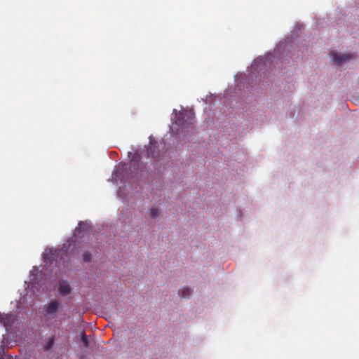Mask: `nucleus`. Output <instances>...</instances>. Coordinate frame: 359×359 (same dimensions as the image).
I'll return each mask as SVG.
<instances>
[{"label":"nucleus","mask_w":359,"mask_h":359,"mask_svg":"<svg viewBox=\"0 0 359 359\" xmlns=\"http://www.w3.org/2000/svg\"><path fill=\"white\" fill-rule=\"evenodd\" d=\"M92 259V255L89 252H85L83 254V260L85 262H90Z\"/></svg>","instance_id":"6e6552de"},{"label":"nucleus","mask_w":359,"mask_h":359,"mask_svg":"<svg viewBox=\"0 0 359 359\" xmlns=\"http://www.w3.org/2000/svg\"><path fill=\"white\" fill-rule=\"evenodd\" d=\"M192 293L191 290L189 287H183L179 290V295L184 299H188L191 297Z\"/></svg>","instance_id":"39448f33"},{"label":"nucleus","mask_w":359,"mask_h":359,"mask_svg":"<svg viewBox=\"0 0 359 359\" xmlns=\"http://www.w3.org/2000/svg\"><path fill=\"white\" fill-rule=\"evenodd\" d=\"M355 58V56L351 53L341 54L334 53L332 54V60L339 65H341L346 62L353 60Z\"/></svg>","instance_id":"7ed1b4c3"},{"label":"nucleus","mask_w":359,"mask_h":359,"mask_svg":"<svg viewBox=\"0 0 359 359\" xmlns=\"http://www.w3.org/2000/svg\"><path fill=\"white\" fill-rule=\"evenodd\" d=\"M13 321H14V315L8 313V314H6L2 325L7 330L8 327L11 326Z\"/></svg>","instance_id":"423d86ee"},{"label":"nucleus","mask_w":359,"mask_h":359,"mask_svg":"<svg viewBox=\"0 0 359 359\" xmlns=\"http://www.w3.org/2000/svg\"><path fill=\"white\" fill-rule=\"evenodd\" d=\"M4 354V346H1L0 348V358L3 359V355Z\"/></svg>","instance_id":"f8f14e48"},{"label":"nucleus","mask_w":359,"mask_h":359,"mask_svg":"<svg viewBox=\"0 0 359 359\" xmlns=\"http://www.w3.org/2000/svg\"><path fill=\"white\" fill-rule=\"evenodd\" d=\"M148 212L151 219H156L159 215V210L156 208L149 209Z\"/></svg>","instance_id":"0eeeda50"},{"label":"nucleus","mask_w":359,"mask_h":359,"mask_svg":"<svg viewBox=\"0 0 359 359\" xmlns=\"http://www.w3.org/2000/svg\"><path fill=\"white\" fill-rule=\"evenodd\" d=\"M154 148H155V147H151L148 149V154H149V156H151L153 158H155V159L158 158V157L157 156H156L154 153Z\"/></svg>","instance_id":"9b49d317"},{"label":"nucleus","mask_w":359,"mask_h":359,"mask_svg":"<svg viewBox=\"0 0 359 359\" xmlns=\"http://www.w3.org/2000/svg\"><path fill=\"white\" fill-rule=\"evenodd\" d=\"M58 292L60 295L66 296L71 293L72 287L66 281L62 280L58 283Z\"/></svg>","instance_id":"20e7f679"},{"label":"nucleus","mask_w":359,"mask_h":359,"mask_svg":"<svg viewBox=\"0 0 359 359\" xmlns=\"http://www.w3.org/2000/svg\"><path fill=\"white\" fill-rule=\"evenodd\" d=\"M60 310L59 299L52 300L45 309V316L53 317Z\"/></svg>","instance_id":"f03ea898"},{"label":"nucleus","mask_w":359,"mask_h":359,"mask_svg":"<svg viewBox=\"0 0 359 359\" xmlns=\"http://www.w3.org/2000/svg\"><path fill=\"white\" fill-rule=\"evenodd\" d=\"M5 316L6 314L0 313V323H3Z\"/></svg>","instance_id":"ddd939ff"},{"label":"nucleus","mask_w":359,"mask_h":359,"mask_svg":"<svg viewBox=\"0 0 359 359\" xmlns=\"http://www.w3.org/2000/svg\"><path fill=\"white\" fill-rule=\"evenodd\" d=\"M54 340L53 338H49L47 344L45 346L44 349L48 351L53 345Z\"/></svg>","instance_id":"9d476101"},{"label":"nucleus","mask_w":359,"mask_h":359,"mask_svg":"<svg viewBox=\"0 0 359 359\" xmlns=\"http://www.w3.org/2000/svg\"><path fill=\"white\" fill-rule=\"evenodd\" d=\"M81 224H82V222H80L79 223V226H81Z\"/></svg>","instance_id":"4468645a"},{"label":"nucleus","mask_w":359,"mask_h":359,"mask_svg":"<svg viewBox=\"0 0 359 359\" xmlns=\"http://www.w3.org/2000/svg\"><path fill=\"white\" fill-rule=\"evenodd\" d=\"M81 341L85 347H86V348L88 347V346H89L88 339L87 335L85 333H83L81 335Z\"/></svg>","instance_id":"1a4fd4ad"},{"label":"nucleus","mask_w":359,"mask_h":359,"mask_svg":"<svg viewBox=\"0 0 359 359\" xmlns=\"http://www.w3.org/2000/svg\"><path fill=\"white\" fill-rule=\"evenodd\" d=\"M173 113H175V124H177L183 133V137L187 135H191L194 133V114L185 109L177 113V110L174 109Z\"/></svg>","instance_id":"f257e3e1"}]
</instances>
